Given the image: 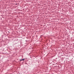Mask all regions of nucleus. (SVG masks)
<instances>
[{"instance_id":"f257e3e1","label":"nucleus","mask_w":74,"mask_h":74,"mask_svg":"<svg viewBox=\"0 0 74 74\" xmlns=\"http://www.w3.org/2000/svg\"><path fill=\"white\" fill-rule=\"evenodd\" d=\"M25 60V59H23L22 60H23H23Z\"/></svg>"},{"instance_id":"f03ea898","label":"nucleus","mask_w":74,"mask_h":74,"mask_svg":"<svg viewBox=\"0 0 74 74\" xmlns=\"http://www.w3.org/2000/svg\"><path fill=\"white\" fill-rule=\"evenodd\" d=\"M22 60H21V61H22Z\"/></svg>"}]
</instances>
